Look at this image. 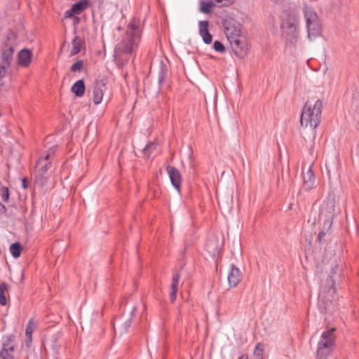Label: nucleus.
Here are the masks:
<instances>
[{"instance_id": "2f4dec72", "label": "nucleus", "mask_w": 359, "mask_h": 359, "mask_svg": "<svg viewBox=\"0 0 359 359\" xmlns=\"http://www.w3.org/2000/svg\"><path fill=\"white\" fill-rule=\"evenodd\" d=\"M136 311V307H133L131 312H130V316L125 320V322L123 323V327L124 329V331L127 332L129 330V328L131 327L132 322H133V318L134 316V313Z\"/></svg>"}, {"instance_id": "ea45409f", "label": "nucleus", "mask_w": 359, "mask_h": 359, "mask_svg": "<svg viewBox=\"0 0 359 359\" xmlns=\"http://www.w3.org/2000/svg\"><path fill=\"white\" fill-rule=\"evenodd\" d=\"M330 229L327 230V226H325V229H324V230L323 231H320L318 234V236H317V241L320 243H322L323 241H324V237L326 235L327 232L329 231Z\"/></svg>"}, {"instance_id": "0eeeda50", "label": "nucleus", "mask_w": 359, "mask_h": 359, "mask_svg": "<svg viewBox=\"0 0 359 359\" xmlns=\"http://www.w3.org/2000/svg\"><path fill=\"white\" fill-rule=\"evenodd\" d=\"M10 37L7 36L0 50V65L10 67L13 60L14 47L10 43Z\"/></svg>"}, {"instance_id": "9b49d317", "label": "nucleus", "mask_w": 359, "mask_h": 359, "mask_svg": "<svg viewBox=\"0 0 359 359\" xmlns=\"http://www.w3.org/2000/svg\"><path fill=\"white\" fill-rule=\"evenodd\" d=\"M240 297L239 294L229 288L227 289L221 299L222 303L228 309H233L236 308L239 304Z\"/></svg>"}, {"instance_id": "423d86ee", "label": "nucleus", "mask_w": 359, "mask_h": 359, "mask_svg": "<svg viewBox=\"0 0 359 359\" xmlns=\"http://www.w3.org/2000/svg\"><path fill=\"white\" fill-rule=\"evenodd\" d=\"M233 53L239 58L245 57L248 51L249 46L247 39L243 36H240L229 41Z\"/></svg>"}, {"instance_id": "f03ea898", "label": "nucleus", "mask_w": 359, "mask_h": 359, "mask_svg": "<svg viewBox=\"0 0 359 359\" xmlns=\"http://www.w3.org/2000/svg\"><path fill=\"white\" fill-rule=\"evenodd\" d=\"M280 20L282 36L287 43L295 46L299 36L300 20L298 11L294 8L284 10Z\"/></svg>"}, {"instance_id": "5701e85b", "label": "nucleus", "mask_w": 359, "mask_h": 359, "mask_svg": "<svg viewBox=\"0 0 359 359\" xmlns=\"http://www.w3.org/2000/svg\"><path fill=\"white\" fill-rule=\"evenodd\" d=\"M180 278V273H175L172 275V283L170 285V300L172 304H173L177 298V294L178 291V285L179 280Z\"/></svg>"}, {"instance_id": "dca6fc26", "label": "nucleus", "mask_w": 359, "mask_h": 359, "mask_svg": "<svg viewBox=\"0 0 359 359\" xmlns=\"http://www.w3.org/2000/svg\"><path fill=\"white\" fill-rule=\"evenodd\" d=\"M232 4V0H214V2L208 1H201L200 4V11L203 13L209 14L212 12V8L215 5L219 7L229 6Z\"/></svg>"}, {"instance_id": "f704fd0d", "label": "nucleus", "mask_w": 359, "mask_h": 359, "mask_svg": "<svg viewBox=\"0 0 359 359\" xmlns=\"http://www.w3.org/2000/svg\"><path fill=\"white\" fill-rule=\"evenodd\" d=\"M83 65H84L83 60H79L71 66L70 71L72 72H81L83 68Z\"/></svg>"}, {"instance_id": "72a5a7b5", "label": "nucleus", "mask_w": 359, "mask_h": 359, "mask_svg": "<svg viewBox=\"0 0 359 359\" xmlns=\"http://www.w3.org/2000/svg\"><path fill=\"white\" fill-rule=\"evenodd\" d=\"M36 328V323H34V319L33 318L29 319V320L28 321V323L26 325L25 335L32 334L33 332L35 330Z\"/></svg>"}, {"instance_id": "1a4fd4ad", "label": "nucleus", "mask_w": 359, "mask_h": 359, "mask_svg": "<svg viewBox=\"0 0 359 359\" xmlns=\"http://www.w3.org/2000/svg\"><path fill=\"white\" fill-rule=\"evenodd\" d=\"M223 27L229 41L241 36V25L234 20H225L223 22Z\"/></svg>"}, {"instance_id": "412c9836", "label": "nucleus", "mask_w": 359, "mask_h": 359, "mask_svg": "<svg viewBox=\"0 0 359 359\" xmlns=\"http://www.w3.org/2000/svg\"><path fill=\"white\" fill-rule=\"evenodd\" d=\"M208 27V20H201L198 22L199 34L205 44H210L212 41V35L210 33Z\"/></svg>"}, {"instance_id": "37998d69", "label": "nucleus", "mask_w": 359, "mask_h": 359, "mask_svg": "<svg viewBox=\"0 0 359 359\" xmlns=\"http://www.w3.org/2000/svg\"><path fill=\"white\" fill-rule=\"evenodd\" d=\"M32 334L26 335V344L27 346H29V344L32 342Z\"/></svg>"}, {"instance_id": "7ed1b4c3", "label": "nucleus", "mask_w": 359, "mask_h": 359, "mask_svg": "<svg viewBox=\"0 0 359 359\" xmlns=\"http://www.w3.org/2000/svg\"><path fill=\"white\" fill-rule=\"evenodd\" d=\"M323 103L318 99L313 105L306 102L302 109L300 123L305 127L316 128L320 123Z\"/></svg>"}, {"instance_id": "79ce46f5", "label": "nucleus", "mask_w": 359, "mask_h": 359, "mask_svg": "<svg viewBox=\"0 0 359 359\" xmlns=\"http://www.w3.org/2000/svg\"><path fill=\"white\" fill-rule=\"evenodd\" d=\"M76 15H74L72 18L73 19V24L74 25H76L80 22V18L78 16H76Z\"/></svg>"}, {"instance_id": "6e6552de", "label": "nucleus", "mask_w": 359, "mask_h": 359, "mask_svg": "<svg viewBox=\"0 0 359 359\" xmlns=\"http://www.w3.org/2000/svg\"><path fill=\"white\" fill-rule=\"evenodd\" d=\"M304 164H303L302 165L303 182L302 184L301 189L299 191V194H300L302 190L305 191H310L313 188H315L316 175L313 170V163H311L309 165L306 172H304Z\"/></svg>"}, {"instance_id": "a878e982", "label": "nucleus", "mask_w": 359, "mask_h": 359, "mask_svg": "<svg viewBox=\"0 0 359 359\" xmlns=\"http://www.w3.org/2000/svg\"><path fill=\"white\" fill-rule=\"evenodd\" d=\"M83 43V40L79 36H76L73 39L72 48L71 50V55H77L81 51Z\"/></svg>"}, {"instance_id": "9d476101", "label": "nucleus", "mask_w": 359, "mask_h": 359, "mask_svg": "<svg viewBox=\"0 0 359 359\" xmlns=\"http://www.w3.org/2000/svg\"><path fill=\"white\" fill-rule=\"evenodd\" d=\"M62 335L63 333L62 331L49 334L46 335L43 340V345L44 346L46 345L49 346L55 354H58L62 346L61 339Z\"/></svg>"}, {"instance_id": "f257e3e1", "label": "nucleus", "mask_w": 359, "mask_h": 359, "mask_svg": "<svg viewBox=\"0 0 359 359\" xmlns=\"http://www.w3.org/2000/svg\"><path fill=\"white\" fill-rule=\"evenodd\" d=\"M141 20L133 17L127 26L123 39L114 48V57L118 62H127L134 48L137 46L141 37Z\"/></svg>"}, {"instance_id": "4be33fe9", "label": "nucleus", "mask_w": 359, "mask_h": 359, "mask_svg": "<svg viewBox=\"0 0 359 359\" xmlns=\"http://www.w3.org/2000/svg\"><path fill=\"white\" fill-rule=\"evenodd\" d=\"M49 159V154H46L44 156H41L38 158L36 164L37 172L46 173L51 168L52 163Z\"/></svg>"}, {"instance_id": "c03bdc74", "label": "nucleus", "mask_w": 359, "mask_h": 359, "mask_svg": "<svg viewBox=\"0 0 359 359\" xmlns=\"http://www.w3.org/2000/svg\"><path fill=\"white\" fill-rule=\"evenodd\" d=\"M7 211L6 207L1 203H0V212L1 213H6Z\"/></svg>"}, {"instance_id": "c756f323", "label": "nucleus", "mask_w": 359, "mask_h": 359, "mask_svg": "<svg viewBox=\"0 0 359 359\" xmlns=\"http://www.w3.org/2000/svg\"><path fill=\"white\" fill-rule=\"evenodd\" d=\"M264 351V346L262 343H259L256 345L254 350V359H263V355Z\"/></svg>"}, {"instance_id": "cd10ccee", "label": "nucleus", "mask_w": 359, "mask_h": 359, "mask_svg": "<svg viewBox=\"0 0 359 359\" xmlns=\"http://www.w3.org/2000/svg\"><path fill=\"white\" fill-rule=\"evenodd\" d=\"M332 352V350L324 348L321 346H318L316 359H328Z\"/></svg>"}, {"instance_id": "2eb2a0df", "label": "nucleus", "mask_w": 359, "mask_h": 359, "mask_svg": "<svg viewBox=\"0 0 359 359\" xmlns=\"http://www.w3.org/2000/svg\"><path fill=\"white\" fill-rule=\"evenodd\" d=\"M89 0H81L74 4L71 8L65 13V18H72L75 15H80L90 6Z\"/></svg>"}, {"instance_id": "c85d7f7f", "label": "nucleus", "mask_w": 359, "mask_h": 359, "mask_svg": "<svg viewBox=\"0 0 359 359\" xmlns=\"http://www.w3.org/2000/svg\"><path fill=\"white\" fill-rule=\"evenodd\" d=\"M8 285L6 283L0 284V304L6 306L7 304V299L5 295V292L8 290Z\"/></svg>"}, {"instance_id": "20e7f679", "label": "nucleus", "mask_w": 359, "mask_h": 359, "mask_svg": "<svg viewBox=\"0 0 359 359\" xmlns=\"http://www.w3.org/2000/svg\"><path fill=\"white\" fill-rule=\"evenodd\" d=\"M336 196L333 191L328 193L326 200L320 209V216L325 217L323 229H330L335 214Z\"/></svg>"}, {"instance_id": "39448f33", "label": "nucleus", "mask_w": 359, "mask_h": 359, "mask_svg": "<svg viewBox=\"0 0 359 359\" xmlns=\"http://www.w3.org/2000/svg\"><path fill=\"white\" fill-rule=\"evenodd\" d=\"M304 15L306 20L308 37H317L321 35L322 27L317 13L311 8L304 9Z\"/></svg>"}, {"instance_id": "de8ad7c7", "label": "nucleus", "mask_w": 359, "mask_h": 359, "mask_svg": "<svg viewBox=\"0 0 359 359\" xmlns=\"http://www.w3.org/2000/svg\"><path fill=\"white\" fill-rule=\"evenodd\" d=\"M292 204L290 205V206H289L290 209H292Z\"/></svg>"}, {"instance_id": "f8f14e48", "label": "nucleus", "mask_w": 359, "mask_h": 359, "mask_svg": "<svg viewBox=\"0 0 359 359\" xmlns=\"http://www.w3.org/2000/svg\"><path fill=\"white\" fill-rule=\"evenodd\" d=\"M334 331V328H331L323 332L320 340L318 343V346L334 351L335 345Z\"/></svg>"}, {"instance_id": "ddd939ff", "label": "nucleus", "mask_w": 359, "mask_h": 359, "mask_svg": "<svg viewBox=\"0 0 359 359\" xmlns=\"http://www.w3.org/2000/svg\"><path fill=\"white\" fill-rule=\"evenodd\" d=\"M166 171L170 177L172 185L178 193H180L182 177L180 170L174 166L168 165L166 167Z\"/></svg>"}, {"instance_id": "473e14b6", "label": "nucleus", "mask_w": 359, "mask_h": 359, "mask_svg": "<svg viewBox=\"0 0 359 359\" xmlns=\"http://www.w3.org/2000/svg\"><path fill=\"white\" fill-rule=\"evenodd\" d=\"M15 351H9L8 349H0V359H15L13 352Z\"/></svg>"}, {"instance_id": "a211bd4d", "label": "nucleus", "mask_w": 359, "mask_h": 359, "mask_svg": "<svg viewBox=\"0 0 359 359\" xmlns=\"http://www.w3.org/2000/svg\"><path fill=\"white\" fill-rule=\"evenodd\" d=\"M105 86L103 80H95L93 90V101L95 104L97 105L102 102Z\"/></svg>"}, {"instance_id": "f3484780", "label": "nucleus", "mask_w": 359, "mask_h": 359, "mask_svg": "<svg viewBox=\"0 0 359 359\" xmlns=\"http://www.w3.org/2000/svg\"><path fill=\"white\" fill-rule=\"evenodd\" d=\"M242 277L240 269L236 267L234 264H231L228 273V284L229 287H236L242 280Z\"/></svg>"}, {"instance_id": "4c0bfd02", "label": "nucleus", "mask_w": 359, "mask_h": 359, "mask_svg": "<svg viewBox=\"0 0 359 359\" xmlns=\"http://www.w3.org/2000/svg\"><path fill=\"white\" fill-rule=\"evenodd\" d=\"M213 48L216 52L223 53L226 51L224 45L219 41H215L213 43Z\"/></svg>"}, {"instance_id": "58836bf2", "label": "nucleus", "mask_w": 359, "mask_h": 359, "mask_svg": "<svg viewBox=\"0 0 359 359\" xmlns=\"http://www.w3.org/2000/svg\"><path fill=\"white\" fill-rule=\"evenodd\" d=\"M45 174L46 173L39 172V174L36 177V182L41 185V187L44 186L48 181Z\"/></svg>"}, {"instance_id": "b1692460", "label": "nucleus", "mask_w": 359, "mask_h": 359, "mask_svg": "<svg viewBox=\"0 0 359 359\" xmlns=\"http://www.w3.org/2000/svg\"><path fill=\"white\" fill-rule=\"evenodd\" d=\"M15 335L13 334H10L7 335H4L1 339V348L4 349H8L9 351H15Z\"/></svg>"}, {"instance_id": "e433bc0d", "label": "nucleus", "mask_w": 359, "mask_h": 359, "mask_svg": "<svg viewBox=\"0 0 359 359\" xmlns=\"http://www.w3.org/2000/svg\"><path fill=\"white\" fill-rule=\"evenodd\" d=\"M156 145L154 142H149L144 147L143 149V152L146 156L148 158L151 156V151L156 149Z\"/></svg>"}, {"instance_id": "49530a36", "label": "nucleus", "mask_w": 359, "mask_h": 359, "mask_svg": "<svg viewBox=\"0 0 359 359\" xmlns=\"http://www.w3.org/2000/svg\"><path fill=\"white\" fill-rule=\"evenodd\" d=\"M117 29H118V30H119V31H121V27H118L117 28Z\"/></svg>"}, {"instance_id": "aec40b11", "label": "nucleus", "mask_w": 359, "mask_h": 359, "mask_svg": "<svg viewBox=\"0 0 359 359\" xmlns=\"http://www.w3.org/2000/svg\"><path fill=\"white\" fill-rule=\"evenodd\" d=\"M339 271V264L337 262H334L331 265L330 272L326 279L325 287L328 289V290H333L335 292V284L336 280L334 277L337 275Z\"/></svg>"}, {"instance_id": "a18cd8bd", "label": "nucleus", "mask_w": 359, "mask_h": 359, "mask_svg": "<svg viewBox=\"0 0 359 359\" xmlns=\"http://www.w3.org/2000/svg\"><path fill=\"white\" fill-rule=\"evenodd\" d=\"M238 359H248V357L247 355H243L238 358Z\"/></svg>"}, {"instance_id": "7c9ffc66", "label": "nucleus", "mask_w": 359, "mask_h": 359, "mask_svg": "<svg viewBox=\"0 0 359 359\" xmlns=\"http://www.w3.org/2000/svg\"><path fill=\"white\" fill-rule=\"evenodd\" d=\"M168 74V70L165 65H163L160 67V70L158 72V84L161 87L165 80Z\"/></svg>"}, {"instance_id": "393cba45", "label": "nucleus", "mask_w": 359, "mask_h": 359, "mask_svg": "<svg viewBox=\"0 0 359 359\" xmlns=\"http://www.w3.org/2000/svg\"><path fill=\"white\" fill-rule=\"evenodd\" d=\"M72 92L78 97L83 96L86 91V86L83 79L76 81L71 88Z\"/></svg>"}, {"instance_id": "4468645a", "label": "nucleus", "mask_w": 359, "mask_h": 359, "mask_svg": "<svg viewBox=\"0 0 359 359\" xmlns=\"http://www.w3.org/2000/svg\"><path fill=\"white\" fill-rule=\"evenodd\" d=\"M205 250L214 259L222 257V249L218 238L208 239L205 245Z\"/></svg>"}, {"instance_id": "bb28decb", "label": "nucleus", "mask_w": 359, "mask_h": 359, "mask_svg": "<svg viewBox=\"0 0 359 359\" xmlns=\"http://www.w3.org/2000/svg\"><path fill=\"white\" fill-rule=\"evenodd\" d=\"M23 247L20 242H15L10 245V252L13 258H18L21 255Z\"/></svg>"}, {"instance_id": "6ab92c4d", "label": "nucleus", "mask_w": 359, "mask_h": 359, "mask_svg": "<svg viewBox=\"0 0 359 359\" xmlns=\"http://www.w3.org/2000/svg\"><path fill=\"white\" fill-rule=\"evenodd\" d=\"M32 51L27 48L20 50L18 53V63L22 67H28L32 62Z\"/></svg>"}, {"instance_id": "a19ab883", "label": "nucleus", "mask_w": 359, "mask_h": 359, "mask_svg": "<svg viewBox=\"0 0 359 359\" xmlns=\"http://www.w3.org/2000/svg\"><path fill=\"white\" fill-rule=\"evenodd\" d=\"M29 187V181H28V179L27 177H25L22 178V187L24 189H27Z\"/></svg>"}, {"instance_id": "c9c22d12", "label": "nucleus", "mask_w": 359, "mask_h": 359, "mask_svg": "<svg viewBox=\"0 0 359 359\" xmlns=\"http://www.w3.org/2000/svg\"><path fill=\"white\" fill-rule=\"evenodd\" d=\"M0 191L2 201L4 203L8 202L10 198V192L8 188L4 186H1Z\"/></svg>"}]
</instances>
